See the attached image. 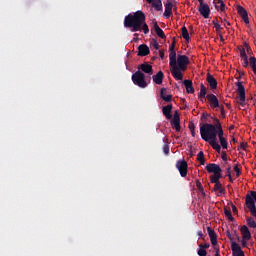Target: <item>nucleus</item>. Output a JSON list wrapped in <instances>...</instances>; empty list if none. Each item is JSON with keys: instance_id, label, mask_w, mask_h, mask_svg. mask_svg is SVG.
<instances>
[{"instance_id": "f257e3e1", "label": "nucleus", "mask_w": 256, "mask_h": 256, "mask_svg": "<svg viewBox=\"0 0 256 256\" xmlns=\"http://www.w3.org/2000/svg\"><path fill=\"white\" fill-rule=\"evenodd\" d=\"M200 135L203 141H206V143H209V145L212 146V149L214 151H217V153H221V147L222 149H227V139L223 137V127L221 126V122L214 118V124H204L200 127ZM217 135L219 137V142H217Z\"/></svg>"}, {"instance_id": "f03ea898", "label": "nucleus", "mask_w": 256, "mask_h": 256, "mask_svg": "<svg viewBox=\"0 0 256 256\" xmlns=\"http://www.w3.org/2000/svg\"><path fill=\"white\" fill-rule=\"evenodd\" d=\"M146 19L147 17L145 16V13L141 10H138L125 16L124 27L132 29V33L141 31L142 28L143 33L147 35V33H149V26L147 25V22H145Z\"/></svg>"}, {"instance_id": "7ed1b4c3", "label": "nucleus", "mask_w": 256, "mask_h": 256, "mask_svg": "<svg viewBox=\"0 0 256 256\" xmlns=\"http://www.w3.org/2000/svg\"><path fill=\"white\" fill-rule=\"evenodd\" d=\"M132 81L134 85H137V87H140V89H145L147 87V80H145V73L139 70L132 75Z\"/></svg>"}, {"instance_id": "20e7f679", "label": "nucleus", "mask_w": 256, "mask_h": 256, "mask_svg": "<svg viewBox=\"0 0 256 256\" xmlns=\"http://www.w3.org/2000/svg\"><path fill=\"white\" fill-rule=\"evenodd\" d=\"M169 67L171 68V75L176 79V81H183V70L177 68V61L169 62Z\"/></svg>"}, {"instance_id": "39448f33", "label": "nucleus", "mask_w": 256, "mask_h": 256, "mask_svg": "<svg viewBox=\"0 0 256 256\" xmlns=\"http://www.w3.org/2000/svg\"><path fill=\"white\" fill-rule=\"evenodd\" d=\"M236 87L239 95L237 103L243 107L245 105V86H243V82H236Z\"/></svg>"}, {"instance_id": "423d86ee", "label": "nucleus", "mask_w": 256, "mask_h": 256, "mask_svg": "<svg viewBox=\"0 0 256 256\" xmlns=\"http://www.w3.org/2000/svg\"><path fill=\"white\" fill-rule=\"evenodd\" d=\"M176 65L177 68L181 71H187V65H189V57H187V55H178Z\"/></svg>"}, {"instance_id": "0eeeda50", "label": "nucleus", "mask_w": 256, "mask_h": 256, "mask_svg": "<svg viewBox=\"0 0 256 256\" xmlns=\"http://www.w3.org/2000/svg\"><path fill=\"white\" fill-rule=\"evenodd\" d=\"M189 165L187 164V161L185 160H178L176 162V169H178L181 177H187V169Z\"/></svg>"}, {"instance_id": "6e6552de", "label": "nucleus", "mask_w": 256, "mask_h": 256, "mask_svg": "<svg viewBox=\"0 0 256 256\" xmlns=\"http://www.w3.org/2000/svg\"><path fill=\"white\" fill-rule=\"evenodd\" d=\"M198 11L204 19H209V15H211V8H209V4H199Z\"/></svg>"}, {"instance_id": "1a4fd4ad", "label": "nucleus", "mask_w": 256, "mask_h": 256, "mask_svg": "<svg viewBox=\"0 0 256 256\" xmlns=\"http://www.w3.org/2000/svg\"><path fill=\"white\" fill-rule=\"evenodd\" d=\"M175 45H177V40L173 38L171 45L169 46V62L174 63V61H177V52H175Z\"/></svg>"}, {"instance_id": "9d476101", "label": "nucleus", "mask_w": 256, "mask_h": 256, "mask_svg": "<svg viewBox=\"0 0 256 256\" xmlns=\"http://www.w3.org/2000/svg\"><path fill=\"white\" fill-rule=\"evenodd\" d=\"M206 99L209 101L210 107L212 109H218L219 107H221V105L219 104V99L217 98V96H215V94H207Z\"/></svg>"}, {"instance_id": "9b49d317", "label": "nucleus", "mask_w": 256, "mask_h": 256, "mask_svg": "<svg viewBox=\"0 0 256 256\" xmlns=\"http://www.w3.org/2000/svg\"><path fill=\"white\" fill-rule=\"evenodd\" d=\"M171 125L176 131H181V117L179 115V111H175Z\"/></svg>"}, {"instance_id": "f8f14e48", "label": "nucleus", "mask_w": 256, "mask_h": 256, "mask_svg": "<svg viewBox=\"0 0 256 256\" xmlns=\"http://www.w3.org/2000/svg\"><path fill=\"white\" fill-rule=\"evenodd\" d=\"M231 249L233 256H245V252L241 250V246L237 242L231 243Z\"/></svg>"}, {"instance_id": "ddd939ff", "label": "nucleus", "mask_w": 256, "mask_h": 256, "mask_svg": "<svg viewBox=\"0 0 256 256\" xmlns=\"http://www.w3.org/2000/svg\"><path fill=\"white\" fill-rule=\"evenodd\" d=\"M171 15H173V2L171 0H167L163 17L164 19H169Z\"/></svg>"}, {"instance_id": "4468645a", "label": "nucleus", "mask_w": 256, "mask_h": 256, "mask_svg": "<svg viewBox=\"0 0 256 256\" xmlns=\"http://www.w3.org/2000/svg\"><path fill=\"white\" fill-rule=\"evenodd\" d=\"M239 51H240V57H241V61H242V67H249V58L247 57V52H245V48L244 47H239Z\"/></svg>"}, {"instance_id": "2eb2a0df", "label": "nucleus", "mask_w": 256, "mask_h": 256, "mask_svg": "<svg viewBox=\"0 0 256 256\" xmlns=\"http://www.w3.org/2000/svg\"><path fill=\"white\" fill-rule=\"evenodd\" d=\"M138 69H141L143 73H146L147 75H153V66L150 65L147 62H144L138 66Z\"/></svg>"}, {"instance_id": "dca6fc26", "label": "nucleus", "mask_w": 256, "mask_h": 256, "mask_svg": "<svg viewBox=\"0 0 256 256\" xmlns=\"http://www.w3.org/2000/svg\"><path fill=\"white\" fill-rule=\"evenodd\" d=\"M237 11L240 17L243 19L244 23L249 25V14L247 13V10H245L243 6H238Z\"/></svg>"}, {"instance_id": "f3484780", "label": "nucleus", "mask_w": 256, "mask_h": 256, "mask_svg": "<svg viewBox=\"0 0 256 256\" xmlns=\"http://www.w3.org/2000/svg\"><path fill=\"white\" fill-rule=\"evenodd\" d=\"M149 53H151V50H149V46H147L146 44H141L138 47V56L139 57H147V55H149Z\"/></svg>"}, {"instance_id": "a211bd4d", "label": "nucleus", "mask_w": 256, "mask_h": 256, "mask_svg": "<svg viewBox=\"0 0 256 256\" xmlns=\"http://www.w3.org/2000/svg\"><path fill=\"white\" fill-rule=\"evenodd\" d=\"M166 92H167V88H161L160 97L166 103H171V101H173V95L167 94Z\"/></svg>"}, {"instance_id": "6ab92c4d", "label": "nucleus", "mask_w": 256, "mask_h": 256, "mask_svg": "<svg viewBox=\"0 0 256 256\" xmlns=\"http://www.w3.org/2000/svg\"><path fill=\"white\" fill-rule=\"evenodd\" d=\"M171 111H173V104H168L162 108V113L166 119H173V115H171Z\"/></svg>"}, {"instance_id": "aec40b11", "label": "nucleus", "mask_w": 256, "mask_h": 256, "mask_svg": "<svg viewBox=\"0 0 256 256\" xmlns=\"http://www.w3.org/2000/svg\"><path fill=\"white\" fill-rule=\"evenodd\" d=\"M206 171H208V173H218L219 171H223L221 169V166H219L218 164L215 163H210L206 165Z\"/></svg>"}, {"instance_id": "412c9836", "label": "nucleus", "mask_w": 256, "mask_h": 256, "mask_svg": "<svg viewBox=\"0 0 256 256\" xmlns=\"http://www.w3.org/2000/svg\"><path fill=\"white\" fill-rule=\"evenodd\" d=\"M152 79L156 85H162L163 79H165V74H163V71H159L156 75L152 76Z\"/></svg>"}, {"instance_id": "4be33fe9", "label": "nucleus", "mask_w": 256, "mask_h": 256, "mask_svg": "<svg viewBox=\"0 0 256 256\" xmlns=\"http://www.w3.org/2000/svg\"><path fill=\"white\" fill-rule=\"evenodd\" d=\"M240 233L242 235V239H251V231H249V227L243 225L240 228Z\"/></svg>"}, {"instance_id": "5701e85b", "label": "nucleus", "mask_w": 256, "mask_h": 256, "mask_svg": "<svg viewBox=\"0 0 256 256\" xmlns=\"http://www.w3.org/2000/svg\"><path fill=\"white\" fill-rule=\"evenodd\" d=\"M206 81L208 82V85H210V89H217V79H215L213 75L208 73Z\"/></svg>"}, {"instance_id": "b1692460", "label": "nucleus", "mask_w": 256, "mask_h": 256, "mask_svg": "<svg viewBox=\"0 0 256 256\" xmlns=\"http://www.w3.org/2000/svg\"><path fill=\"white\" fill-rule=\"evenodd\" d=\"M184 87H186V92L189 94L195 93V88H193V81L191 80H184L183 81Z\"/></svg>"}, {"instance_id": "393cba45", "label": "nucleus", "mask_w": 256, "mask_h": 256, "mask_svg": "<svg viewBox=\"0 0 256 256\" xmlns=\"http://www.w3.org/2000/svg\"><path fill=\"white\" fill-rule=\"evenodd\" d=\"M150 5L155 11H163V2L161 0H154Z\"/></svg>"}, {"instance_id": "a878e982", "label": "nucleus", "mask_w": 256, "mask_h": 256, "mask_svg": "<svg viewBox=\"0 0 256 256\" xmlns=\"http://www.w3.org/2000/svg\"><path fill=\"white\" fill-rule=\"evenodd\" d=\"M154 30L156 35H158V37H160V39H165V32H163V29H161V27H159V24H157V22H154Z\"/></svg>"}, {"instance_id": "bb28decb", "label": "nucleus", "mask_w": 256, "mask_h": 256, "mask_svg": "<svg viewBox=\"0 0 256 256\" xmlns=\"http://www.w3.org/2000/svg\"><path fill=\"white\" fill-rule=\"evenodd\" d=\"M207 96V87L203 83L200 84V93L198 94V97L202 99V101H205V98Z\"/></svg>"}, {"instance_id": "cd10ccee", "label": "nucleus", "mask_w": 256, "mask_h": 256, "mask_svg": "<svg viewBox=\"0 0 256 256\" xmlns=\"http://www.w3.org/2000/svg\"><path fill=\"white\" fill-rule=\"evenodd\" d=\"M248 65H250V67H252V71L256 75V58H255V56H251L249 58Z\"/></svg>"}, {"instance_id": "c85d7f7f", "label": "nucleus", "mask_w": 256, "mask_h": 256, "mask_svg": "<svg viewBox=\"0 0 256 256\" xmlns=\"http://www.w3.org/2000/svg\"><path fill=\"white\" fill-rule=\"evenodd\" d=\"M214 3H216V9L220 7V11H225V2H223V0H214Z\"/></svg>"}, {"instance_id": "c756f323", "label": "nucleus", "mask_w": 256, "mask_h": 256, "mask_svg": "<svg viewBox=\"0 0 256 256\" xmlns=\"http://www.w3.org/2000/svg\"><path fill=\"white\" fill-rule=\"evenodd\" d=\"M246 223H247L248 227H250L251 229H256L255 219L248 217V218H246Z\"/></svg>"}, {"instance_id": "7c9ffc66", "label": "nucleus", "mask_w": 256, "mask_h": 256, "mask_svg": "<svg viewBox=\"0 0 256 256\" xmlns=\"http://www.w3.org/2000/svg\"><path fill=\"white\" fill-rule=\"evenodd\" d=\"M197 160L199 161L200 165H205V154L203 153V151H200L197 154Z\"/></svg>"}, {"instance_id": "2f4dec72", "label": "nucleus", "mask_w": 256, "mask_h": 256, "mask_svg": "<svg viewBox=\"0 0 256 256\" xmlns=\"http://www.w3.org/2000/svg\"><path fill=\"white\" fill-rule=\"evenodd\" d=\"M163 153L165 155H169V139L168 138H165L164 140Z\"/></svg>"}, {"instance_id": "473e14b6", "label": "nucleus", "mask_w": 256, "mask_h": 256, "mask_svg": "<svg viewBox=\"0 0 256 256\" xmlns=\"http://www.w3.org/2000/svg\"><path fill=\"white\" fill-rule=\"evenodd\" d=\"M224 215H226L227 219L229 221H235V218L233 217V215L231 214V209L225 208L224 209Z\"/></svg>"}, {"instance_id": "72a5a7b5", "label": "nucleus", "mask_w": 256, "mask_h": 256, "mask_svg": "<svg viewBox=\"0 0 256 256\" xmlns=\"http://www.w3.org/2000/svg\"><path fill=\"white\" fill-rule=\"evenodd\" d=\"M214 191H218L220 194L225 193V189L221 185V182H218L214 185Z\"/></svg>"}, {"instance_id": "f704fd0d", "label": "nucleus", "mask_w": 256, "mask_h": 256, "mask_svg": "<svg viewBox=\"0 0 256 256\" xmlns=\"http://www.w3.org/2000/svg\"><path fill=\"white\" fill-rule=\"evenodd\" d=\"M182 37L185 39V41H189V31L187 30V27L183 26L182 27Z\"/></svg>"}, {"instance_id": "c9c22d12", "label": "nucleus", "mask_w": 256, "mask_h": 256, "mask_svg": "<svg viewBox=\"0 0 256 256\" xmlns=\"http://www.w3.org/2000/svg\"><path fill=\"white\" fill-rule=\"evenodd\" d=\"M207 232H208L210 239L217 238V233H215V230H213L211 227H209V226L207 227Z\"/></svg>"}, {"instance_id": "e433bc0d", "label": "nucleus", "mask_w": 256, "mask_h": 256, "mask_svg": "<svg viewBox=\"0 0 256 256\" xmlns=\"http://www.w3.org/2000/svg\"><path fill=\"white\" fill-rule=\"evenodd\" d=\"M188 129L191 131L192 137H195V123L189 122Z\"/></svg>"}, {"instance_id": "4c0bfd02", "label": "nucleus", "mask_w": 256, "mask_h": 256, "mask_svg": "<svg viewBox=\"0 0 256 256\" xmlns=\"http://www.w3.org/2000/svg\"><path fill=\"white\" fill-rule=\"evenodd\" d=\"M212 23H213L217 33H219V31H221V29H222L221 25L219 23H217V21H215V20H213Z\"/></svg>"}, {"instance_id": "58836bf2", "label": "nucleus", "mask_w": 256, "mask_h": 256, "mask_svg": "<svg viewBox=\"0 0 256 256\" xmlns=\"http://www.w3.org/2000/svg\"><path fill=\"white\" fill-rule=\"evenodd\" d=\"M197 253H198L199 256H207V250H205L204 248H200L197 251Z\"/></svg>"}, {"instance_id": "ea45409f", "label": "nucleus", "mask_w": 256, "mask_h": 256, "mask_svg": "<svg viewBox=\"0 0 256 256\" xmlns=\"http://www.w3.org/2000/svg\"><path fill=\"white\" fill-rule=\"evenodd\" d=\"M234 171L236 172V176H237V177H240V176H241V169L239 168V165H238V164H236V165L234 166Z\"/></svg>"}, {"instance_id": "a19ab883", "label": "nucleus", "mask_w": 256, "mask_h": 256, "mask_svg": "<svg viewBox=\"0 0 256 256\" xmlns=\"http://www.w3.org/2000/svg\"><path fill=\"white\" fill-rule=\"evenodd\" d=\"M196 187H197L198 191L203 193V185L201 184V182L199 180H196Z\"/></svg>"}, {"instance_id": "79ce46f5", "label": "nucleus", "mask_w": 256, "mask_h": 256, "mask_svg": "<svg viewBox=\"0 0 256 256\" xmlns=\"http://www.w3.org/2000/svg\"><path fill=\"white\" fill-rule=\"evenodd\" d=\"M226 175L227 177H231V164H226Z\"/></svg>"}, {"instance_id": "37998d69", "label": "nucleus", "mask_w": 256, "mask_h": 256, "mask_svg": "<svg viewBox=\"0 0 256 256\" xmlns=\"http://www.w3.org/2000/svg\"><path fill=\"white\" fill-rule=\"evenodd\" d=\"M247 147H248L247 143L242 142L240 143V146L238 147V149H242V151H246Z\"/></svg>"}, {"instance_id": "c03bdc74", "label": "nucleus", "mask_w": 256, "mask_h": 256, "mask_svg": "<svg viewBox=\"0 0 256 256\" xmlns=\"http://www.w3.org/2000/svg\"><path fill=\"white\" fill-rule=\"evenodd\" d=\"M152 47L156 50L159 49V42H157V40L153 39L152 40Z\"/></svg>"}, {"instance_id": "a18cd8bd", "label": "nucleus", "mask_w": 256, "mask_h": 256, "mask_svg": "<svg viewBox=\"0 0 256 256\" xmlns=\"http://www.w3.org/2000/svg\"><path fill=\"white\" fill-rule=\"evenodd\" d=\"M226 235L228 239H230L231 243H235V241H233L235 238L231 235V232L229 230H227Z\"/></svg>"}, {"instance_id": "49530a36", "label": "nucleus", "mask_w": 256, "mask_h": 256, "mask_svg": "<svg viewBox=\"0 0 256 256\" xmlns=\"http://www.w3.org/2000/svg\"><path fill=\"white\" fill-rule=\"evenodd\" d=\"M222 159H223L225 165H229V162H227V152L222 153Z\"/></svg>"}, {"instance_id": "de8ad7c7", "label": "nucleus", "mask_w": 256, "mask_h": 256, "mask_svg": "<svg viewBox=\"0 0 256 256\" xmlns=\"http://www.w3.org/2000/svg\"><path fill=\"white\" fill-rule=\"evenodd\" d=\"M211 183H219V180L215 177V175L210 176Z\"/></svg>"}, {"instance_id": "09e8293b", "label": "nucleus", "mask_w": 256, "mask_h": 256, "mask_svg": "<svg viewBox=\"0 0 256 256\" xmlns=\"http://www.w3.org/2000/svg\"><path fill=\"white\" fill-rule=\"evenodd\" d=\"M244 47H245L247 53H251V46H249V44L247 42H244Z\"/></svg>"}, {"instance_id": "8fccbe9b", "label": "nucleus", "mask_w": 256, "mask_h": 256, "mask_svg": "<svg viewBox=\"0 0 256 256\" xmlns=\"http://www.w3.org/2000/svg\"><path fill=\"white\" fill-rule=\"evenodd\" d=\"M218 109H220V111H221V116L225 117V107L223 105H220V107H218Z\"/></svg>"}, {"instance_id": "3c124183", "label": "nucleus", "mask_w": 256, "mask_h": 256, "mask_svg": "<svg viewBox=\"0 0 256 256\" xmlns=\"http://www.w3.org/2000/svg\"><path fill=\"white\" fill-rule=\"evenodd\" d=\"M234 239H236V241H238V242H241V236H239L237 231H234Z\"/></svg>"}, {"instance_id": "603ef678", "label": "nucleus", "mask_w": 256, "mask_h": 256, "mask_svg": "<svg viewBox=\"0 0 256 256\" xmlns=\"http://www.w3.org/2000/svg\"><path fill=\"white\" fill-rule=\"evenodd\" d=\"M221 173H222V171H218V172H216L215 174H214V176H215V178L219 181V179H221V177H223L222 175H221Z\"/></svg>"}, {"instance_id": "864d4df0", "label": "nucleus", "mask_w": 256, "mask_h": 256, "mask_svg": "<svg viewBox=\"0 0 256 256\" xmlns=\"http://www.w3.org/2000/svg\"><path fill=\"white\" fill-rule=\"evenodd\" d=\"M199 247L205 250V249H209L211 245L209 243H205L204 245L200 244Z\"/></svg>"}, {"instance_id": "5fc2aeb1", "label": "nucleus", "mask_w": 256, "mask_h": 256, "mask_svg": "<svg viewBox=\"0 0 256 256\" xmlns=\"http://www.w3.org/2000/svg\"><path fill=\"white\" fill-rule=\"evenodd\" d=\"M240 241L242 243V247H247V241H249V239L242 238Z\"/></svg>"}, {"instance_id": "6e6d98bb", "label": "nucleus", "mask_w": 256, "mask_h": 256, "mask_svg": "<svg viewBox=\"0 0 256 256\" xmlns=\"http://www.w3.org/2000/svg\"><path fill=\"white\" fill-rule=\"evenodd\" d=\"M159 56H160V59H165V52L163 50H160L159 51Z\"/></svg>"}, {"instance_id": "4d7b16f0", "label": "nucleus", "mask_w": 256, "mask_h": 256, "mask_svg": "<svg viewBox=\"0 0 256 256\" xmlns=\"http://www.w3.org/2000/svg\"><path fill=\"white\" fill-rule=\"evenodd\" d=\"M210 241H211V244L213 245V247H215V245H217V238H211Z\"/></svg>"}, {"instance_id": "13d9d810", "label": "nucleus", "mask_w": 256, "mask_h": 256, "mask_svg": "<svg viewBox=\"0 0 256 256\" xmlns=\"http://www.w3.org/2000/svg\"><path fill=\"white\" fill-rule=\"evenodd\" d=\"M214 249H215V251H216L215 256H221V254H219V253H220L219 248L214 247Z\"/></svg>"}, {"instance_id": "bf43d9fd", "label": "nucleus", "mask_w": 256, "mask_h": 256, "mask_svg": "<svg viewBox=\"0 0 256 256\" xmlns=\"http://www.w3.org/2000/svg\"><path fill=\"white\" fill-rule=\"evenodd\" d=\"M231 207H232L233 213H237V207L234 204H232Z\"/></svg>"}, {"instance_id": "052dcab7", "label": "nucleus", "mask_w": 256, "mask_h": 256, "mask_svg": "<svg viewBox=\"0 0 256 256\" xmlns=\"http://www.w3.org/2000/svg\"><path fill=\"white\" fill-rule=\"evenodd\" d=\"M238 73H239L238 79H241V77H243V75H245V72H243V71H238Z\"/></svg>"}, {"instance_id": "680f3d73", "label": "nucleus", "mask_w": 256, "mask_h": 256, "mask_svg": "<svg viewBox=\"0 0 256 256\" xmlns=\"http://www.w3.org/2000/svg\"><path fill=\"white\" fill-rule=\"evenodd\" d=\"M220 41L223 43L225 41V38H223V35L220 34Z\"/></svg>"}, {"instance_id": "e2e57ef3", "label": "nucleus", "mask_w": 256, "mask_h": 256, "mask_svg": "<svg viewBox=\"0 0 256 256\" xmlns=\"http://www.w3.org/2000/svg\"><path fill=\"white\" fill-rule=\"evenodd\" d=\"M198 236L199 237H203V232L202 231H198Z\"/></svg>"}, {"instance_id": "0e129e2a", "label": "nucleus", "mask_w": 256, "mask_h": 256, "mask_svg": "<svg viewBox=\"0 0 256 256\" xmlns=\"http://www.w3.org/2000/svg\"><path fill=\"white\" fill-rule=\"evenodd\" d=\"M229 177V181H230V183H233V177L230 175V176H228Z\"/></svg>"}, {"instance_id": "69168bd1", "label": "nucleus", "mask_w": 256, "mask_h": 256, "mask_svg": "<svg viewBox=\"0 0 256 256\" xmlns=\"http://www.w3.org/2000/svg\"><path fill=\"white\" fill-rule=\"evenodd\" d=\"M155 0H146V3H149V5L151 4V3H153Z\"/></svg>"}, {"instance_id": "338daca9", "label": "nucleus", "mask_w": 256, "mask_h": 256, "mask_svg": "<svg viewBox=\"0 0 256 256\" xmlns=\"http://www.w3.org/2000/svg\"><path fill=\"white\" fill-rule=\"evenodd\" d=\"M199 5L204 4L205 2L203 0H198Z\"/></svg>"}, {"instance_id": "774afa93", "label": "nucleus", "mask_w": 256, "mask_h": 256, "mask_svg": "<svg viewBox=\"0 0 256 256\" xmlns=\"http://www.w3.org/2000/svg\"><path fill=\"white\" fill-rule=\"evenodd\" d=\"M233 143H237V140L235 138H232Z\"/></svg>"}]
</instances>
